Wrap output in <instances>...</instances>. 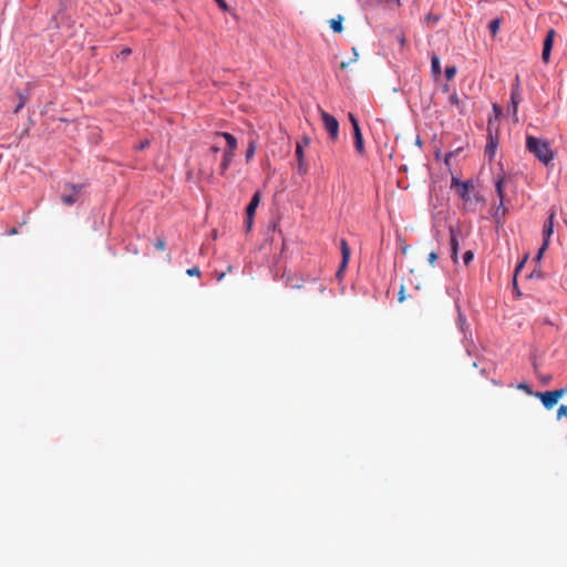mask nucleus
Instances as JSON below:
<instances>
[{
	"label": "nucleus",
	"mask_w": 567,
	"mask_h": 567,
	"mask_svg": "<svg viewBox=\"0 0 567 567\" xmlns=\"http://www.w3.org/2000/svg\"><path fill=\"white\" fill-rule=\"evenodd\" d=\"M215 135L218 137H224L226 140V143H227L226 151L227 152L235 153V151L237 150L238 143L234 135H231L230 133H227V132H218Z\"/></svg>",
	"instance_id": "f8f14e48"
},
{
	"label": "nucleus",
	"mask_w": 567,
	"mask_h": 567,
	"mask_svg": "<svg viewBox=\"0 0 567 567\" xmlns=\"http://www.w3.org/2000/svg\"><path fill=\"white\" fill-rule=\"evenodd\" d=\"M563 417L567 419V405H560L557 411V419L560 420Z\"/></svg>",
	"instance_id": "b1692460"
},
{
	"label": "nucleus",
	"mask_w": 567,
	"mask_h": 567,
	"mask_svg": "<svg viewBox=\"0 0 567 567\" xmlns=\"http://www.w3.org/2000/svg\"><path fill=\"white\" fill-rule=\"evenodd\" d=\"M156 248L161 249V250H164L165 249V241L164 240H158L156 243Z\"/></svg>",
	"instance_id": "c756f323"
},
{
	"label": "nucleus",
	"mask_w": 567,
	"mask_h": 567,
	"mask_svg": "<svg viewBox=\"0 0 567 567\" xmlns=\"http://www.w3.org/2000/svg\"><path fill=\"white\" fill-rule=\"evenodd\" d=\"M17 233H18V230H17L16 228H12V229L9 231V235H14V234H17Z\"/></svg>",
	"instance_id": "e433bc0d"
},
{
	"label": "nucleus",
	"mask_w": 567,
	"mask_h": 567,
	"mask_svg": "<svg viewBox=\"0 0 567 567\" xmlns=\"http://www.w3.org/2000/svg\"><path fill=\"white\" fill-rule=\"evenodd\" d=\"M519 388H522L523 390H526L527 389V385L525 384H520Z\"/></svg>",
	"instance_id": "58836bf2"
},
{
	"label": "nucleus",
	"mask_w": 567,
	"mask_h": 567,
	"mask_svg": "<svg viewBox=\"0 0 567 567\" xmlns=\"http://www.w3.org/2000/svg\"><path fill=\"white\" fill-rule=\"evenodd\" d=\"M349 120H350V122L352 124V127H353L355 151L360 155H363L364 154V143H363V136H362V133H361V128L359 126V122H358L357 117L353 114H351V113L349 114Z\"/></svg>",
	"instance_id": "20e7f679"
},
{
	"label": "nucleus",
	"mask_w": 567,
	"mask_h": 567,
	"mask_svg": "<svg viewBox=\"0 0 567 567\" xmlns=\"http://www.w3.org/2000/svg\"><path fill=\"white\" fill-rule=\"evenodd\" d=\"M340 247H341V254H342V261H341V267H340V269L337 272L338 276H340L341 272L347 267V265L349 262V259H350V254H351L350 252V247H349V245H348L346 239L341 240Z\"/></svg>",
	"instance_id": "9b49d317"
},
{
	"label": "nucleus",
	"mask_w": 567,
	"mask_h": 567,
	"mask_svg": "<svg viewBox=\"0 0 567 567\" xmlns=\"http://www.w3.org/2000/svg\"><path fill=\"white\" fill-rule=\"evenodd\" d=\"M252 220H254V218L247 217L246 226H247V229H248V230H249V229H251Z\"/></svg>",
	"instance_id": "473e14b6"
},
{
	"label": "nucleus",
	"mask_w": 567,
	"mask_h": 567,
	"mask_svg": "<svg viewBox=\"0 0 567 567\" xmlns=\"http://www.w3.org/2000/svg\"><path fill=\"white\" fill-rule=\"evenodd\" d=\"M122 56H127L128 54H131V49L130 48H125L121 51L120 53Z\"/></svg>",
	"instance_id": "2f4dec72"
},
{
	"label": "nucleus",
	"mask_w": 567,
	"mask_h": 567,
	"mask_svg": "<svg viewBox=\"0 0 567 567\" xmlns=\"http://www.w3.org/2000/svg\"><path fill=\"white\" fill-rule=\"evenodd\" d=\"M223 277H224V274H220V275L218 276L217 280H218V281H220V280L223 279Z\"/></svg>",
	"instance_id": "4c0bfd02"
},
{
	"label": "nucleus",
	"mask_w": 567,
	"mask_h": 567,
	"mask_svg": "<svg viewBox=\"0 0 567 567\" xmlns=\"http://www.w3.org/2000/svg\"><path fill=\"white\" fill-rule=\"evenodd\" d=\"M18 96H19V102H18V105L16 106V109L13 110V112L17 114L19 113L23 107L24 105L27 104V96H24L21 92L18 93Z\"/></svg>",
	"instance_id": "6ab92c4d"
},
{
	"label": "nucleus",
	"mask_w": 567,
	"mask_h": 567,
	"mask_svg": "<svg viewBox=\"0 0 567 567\" xmlns=\"http://www.w3.org/2000/svg\"><path fill=\"white\" fill-rule=\"evenodd\" d=\"M186 272H187L188 276H192V277L193 276H200V270H199L198 267L189 268V269H187Z\"/></svg>",
	"instance_id": "393cba45"
},
{
	"label": "nucleus",
	"mask_w": 567,
	"mask_h": 567,
	"mask_svg": "<svg viewBox=\"0 0 567 567\" xmlns=\"http://www.w3.org/2000/svg\"><path fill=\"white\" fill-rule=\"evenodd\" d=\"M456 74V68L455 66H446L445 68V76L447 80H452Z\"/></svg>",
	"instance_id": "4be33fe9"
},
{
	"label": "nucleus",
	"mask_w": 567,
	"mask_h": 567,
	"mask_svg": "<svg viewBox=\"0 0 567 567\" xmlns=\"http://www.w3.org/2000/svg\"><path fill=\"white\" fill-rule=\"evenodd\" d=\"M450 102L457 107L460 106V100L456 93L450 96Z\"/></svg>",
	"instance_id": "bb28decb"
},
{
	"label": "nucleus",
	"mask_w": 567,
	"mask_h": 567,
	"mask_svg": "<svg viewBox=\"0 0 567 567\" xmlns=\"http://www.w3.org/2000/svg\"><path fill=\"white\" fill-rule=\"evenodd\" d=\"M260 192H256L252 197H251V200L250 203L248 204L247 208H246V215L247 217H250V218H254L255 216V213H256V209L260 203Z\"/></svg>",
	"instance_id": "ddd939ff"
},
{
	"label": "nucleus",
	"mask_w": 567,
	"mask_h": 567,
	"mask_svg": "<svg viewBox=\"0 0 567 567\" xmlns=\"http://www.w3.org/2000/svg\"><path fill=\"white\" fill-rule=\"evenodd\" d=\"M296 157H297L299 172L305 174L307 172V165H306V161H305V148H303V145L301 144V142H297Z\"/></svg>",
	"instance_id": "9d476101"
},
{
	"label": "nucleus",
	"mask_w": 567,
	"mask_h": 567,
	"mask_svg": "<svg viewBox=\"0 0 567 567\" xmlns=\"http://www.w3.org/2000/svg\"><path fill=\"white\" fill-rule=\"evenodd\" d=\"M554 219H555V212L551 210L548 215L547 221L545 223V225L543 227L544 240H543V245L540 246V248L538 249V252L536 255L537 260H540L543 258L545 251L547 250V248L549 246L550 237L554 234Z\"/></svg>",
	"instance_id": "f03ea898"
},
{
	"label": "nucleus",
	"mask_w": 567,
	"mask_h": 567,
	"mask_svg": "<svg viewBox=\"0 0 567 567\" xmlns=\"http://www.w3.org/2000/svg\"><path fill=\"white\" fill-rule=\"evenodd\" d=\"M72 188L74 190L73 195H63L62 196V202L66 205H73L76 202V199H78L76 194L80 193L82 186L73 185Z\"/></svg>",
	"instance_id": "dca6fc26"
},
{
	"label": "nucleus",
	"mask_w": 567,
	"mask_h": 567,
	"mask_svg": "<svg viewBox=\"0 0 567 567\" xmlns=\"http://www.w3.org/2000/svg\"><path fill=\"white\" fill-rule=\"evenodd\" d=\"M474 258V254L472 250H467L463 255V261L465 265H468Z\"/></svg>",
	"instance_id": "5701e85b"
},
{
	"label": "nucleus",
	"mask_w": 567,
	"mask_h": 567,
	"mask_svg": "<svg viewBox=\"0 0 567 567\" xmlns=\"http://www.w3.org/2000/svg\"><path fill=\"white\" fill-rule=\"evenodd\" d=\"M300 142H301V144L303 145V148H305L306 146H308V145L310 144V137L305 135V136L301 138V141H300Z\"/></svg>",
	"instance_id": "c85d7f7f"
},
{
	"label": "nucleus",
	"mask_w": 567,
	"mask_h": 567,
	"mask_svg": "<svg viewBox=\"0 0 567 567\" xmlns=\"http://www.w3.org/2000/svg\"><path fill=\"white\" fill-rule=\"evenodd\" d=\"M319 113L326 131L332 140H337L339 135V123L337 118L322 109H319Z\"/></svg>",
	"instance_id": "7ed1b4c3"
},
{
	"label": "nucleus",
	"mask_w": 567,
	"mask_h": 567,
	"mask_svg": "<svg viewBox=\"0 0 567 567\" xmlns=\"http://www.w3.org/2000/svg\"><path fill=\"white\" fill-rule=\"evenodd\" d=\"M452 186L455 187L456 194L465 202L470 199V190L473 184L470 181L462 182L455 177L452 178Z\"/></svg>",
	"instance_id": "423d86ee"
},
{
	"label": "nucleus",
	"mask_w": 567,
	"mask_h": 567,
	"mask_svg": "<svg viewBox=\"0 0 567 567\" xmlns=\"http://www.w3.org/2000/svg\"><path fill=\"white\" fill-rule=\"evenodd\" d=\"M234 156H235V153L227 152V151L224 152L223 159L220 163V174L221 175H224L226 173V171L229 168Z\"/></svg>",
	"instance_id": "4468645a"
},
{
	"label": "nucleus",
	"mask_w": 567,
	"mask_h": 567,
	"mask_svg": "<svg viewBox=\"0 0 567 567\" xmlns=\"http://www.w3.org/2000/svg\"><path fill=\"white\" fill-rule=\"evenodd\" d=\"M256 153V143L251 141L246 151V161L249 162Z\"/></svg>",
	"instance_id": "aec40b11"
},
{
	"label": "nucleus",
	"mask_w": 567,
	"mask_h": 567,
	"mask_svg": "<svg viewBox=\"0 0 567 567\" xmlns=\"http://www.w3.org/2000/svg\"><path fill=\"white\" fill-rule=\"evenodd\" d=\"M148 144H150V142H148V141H144V142H142V143L140 144V148H141V150H143V148L147 147V146H148Z\"/></svg>",
	"instance_id": "f704fd0d"
},
{
	"label": "nucleus",
	"mask_w": 567,
	"mask_h": 567,
	"mask_svg": "<svg viewBox=\"0 0 567 567\" xmlns=\"http://www.w3.org/2000/svg\"><path fill=\"white\" fill-rule=\"evenodd\" d=\"M210 150L214 153H218L220 148L217 145H213Z\"/></svg>",
	"instance_id": "c9c22d12"
},
{
	"label": "nucleus",
	"mask_w": 567,
	"mask_h": 567,
	"mask_svg": "<svg viewBox=\"0 0 567 567\" xmlns=\"http://www.w3.org/2000/svg\"><path fill=\"white\" fill-rule=\"evenodd\" d=\"M216 1H217V3L219 4V7H220L221 9H224V10H226V9H227V4H226V2H225L224 0H216Z\"/></svg>",
	"instance_id": "72a5a7b5"
},
{
	"label": "nucleus",
	"mask_w": 567,
	"mask_h": 567,
	"mask_svg": "<svg viewBox=\"0 0 567 567\" xmlns=\"http://www.w3.org/2000/svg\"><path fill=\"white\" fill-rule=\"evenodd\" d=\"M431 70L434 76L441 74V62L436 54H433L431 58Z\"/></svg>",
	"instance_id": "f3484780"
},
{
	"label": "nucleus",
	"mask_w": 567,
	"mask_h": 567,
	"mask_svg": "<svg viewBox=\"0 0 567 567\" xmlns=\"http://www.w3.org/2000/svg\"><path fill=\"white\" fill-rule=\"evenodd\" d=\"M437 260V254L435 251H431L429 254V262L430 265L434 266Z\"/></svg>",
	"instance_id": "a878e982"
},
{
	"label": "nucleus",
	"mask_w": 567,
	"mask_h": 567,
	"mask_svg": "<svg viewBox=\"0 0 567 567\" xmlns=\"http://www.w3.org/2000/svg\"><path fill=\"white\" fill-rule=\"evenodd\" d=\"M499 27H501V20L499 19H494L489 22L488 24V29L492 33V35H496L499 31Z\"/></svg>",
	"instance_id": "a211bd4d"
},
{
	"label": "nucleus",
	"mask_w": 567,
	"mask_h": 567,
	"mask_svg": "<svg viewBox=\"0 0 567 567\" xmlns=\"http://www.w3.org/2000/svg\"><path fill=\"white\" fill-rule=\"evenodd\" d=\"M495 190H496V194L499 198V205L498 207L496 208V212H495V218L498 219L501 217H504L505 216V213H506V208L504 206V189H503V178H498L496 182H495Z\"/></svg>",
	"instance_id": "6e6552de"
},
{
	"label": "nucleus",
	"mask_w": 567,
	"mask_h": 567,
	"mask_svg": "<svg viewBox=\"0 0 567 567\" xmlns=\"http://www.w3.org/2000/svg\"><path fill=\"white\" fill-rule=\"evenodd\" d=\"M520 96L517 90H514L512 92L511 96V105L508 106V111L513 113L514 116L517 114L518 103H519Z\"/></svg>",
	"instance_id": "2eb2a0df"
},
{
	"label": "nucleus",
	"mask_w": 567,
	"mask_h": 567,
	"mask_svg": "<svg viewBox=\"0 0 567 567\" xmlns=\"http://www.w3.org/2000/svg\"><path fill=\"white\" fill-rule=\"evenodd\" d=\"M458 319H460V321H461L462 323L464 322V319H463L462 315H460V316H458Z\"/></svg>",
	"instance_id": "ea45409f"
},
{
	"label": "nucleus",
	"mask_w": 567,
	"mask_h": 567,
	"mask_svg": "<svg viewBox=\"0 0 567 567\" xmlns=\"http://www.w3.org/2000/svg\"><path fill=\"white\" fill-rule=\"evenodd\" d=\"M524 261H522L515 269V276H517L518 271L523 268ZM514 284H516V277H514Z\"/></svg>",
	"instance_id": "7c9ffc66"
},
{
	"label": "nucleus",
	"mask_w": 567,
	"mask_h": 567,
	"mask_svg": "<svg viewBox=\"0 0 567 567\" xmlns=\"http://www.w3.org/2000/svg\"><path fill=\"white\" fill-rule=\"evenodd\" d=\"M526 150L545 166L551 165L556 156L549 141L533 135L526 136Z\"/></svg>",
	"instance_id": "f257e3e1"
},
{
	"label": "nucleus",
	"mask_w": 567,
	"mask_h": 567,
	"mask_svg": "<svg viewBox=\"0 0 567 567\" xmlns=\"http://www.w3.org/2000/svg\"><path fill=\"white\" fill-rule=\"evenodd\" d=\"M554 38H555V31L553 29H550L547 32L546 38L544 40V47H543V52H542V59L545 63H547L550 59V52L553 49Z\"/></svg>",
	"instance_id": "1a4fd4ad"
},
{
	"label": "nucleus",
	"mask_w": 567,
	"mask_h": 567,
	"mask_svg": "<svg viewBox=\"0 0 567 567\" xmlns=\"http://www.w3.org/2000/svg\"><path fill=\"white\" fill-rule=\"evenodd\" d=\"M536 395L540 399L543 405L547 410L553 409L557 404L558 400L563 396L561 391L559 390L538 392Z\"/></svg>",
	"instance_id": "39448f33"
},
{
	"label": "nucleus",
	"mask_w": 567,
	"mask_h": 567,
	"mask_svg": "<svg viewBox=\"0 0 567 567\" xmlns=\"http://www.w3.org/2000/svg\"><path fill=\"white\" fill-rule=\"evenodd\" d=\"M331 29L334 32H341L342 31V18L339 17L338 19L331 20Z\"/></svg>",
	"instance_id": "412c9836"
},
{
	"label": "nucleus",
	"mask_w": 567,
	"mask_h": 567,
	"mask_svg": "<svg viewBox=\"0 0 567 567\" xmlns=\"http://www.w3.org/2000/svg\"><path fill=\"white\" fill-rule=\"evenodd\" d=\"M396 40L400 44L401 48H403L405 45V37L403 33H398L396 34Z\"/></svg>",
	"instance_id": "cd10ccee"
},
{
	"label": "nucleus",
	"mask_w": 567,
	"mask_h": 567,
	"mask_svg": "<svg viewBox=\"0 0 567 567\" xmlns=\"http://www.w3.org/2000/svg\"><path fill=\"white\" fill-rule=\"evenodd\" d=\"M450 246H451V258L454 262L457 261L460 250V237L461 233L454 227H450Z\"/></svg>",
	"instance_id": "0eeeda50"
}]
</instances>
